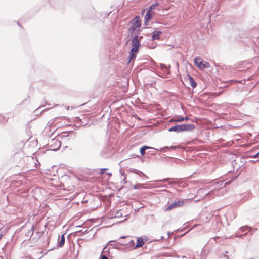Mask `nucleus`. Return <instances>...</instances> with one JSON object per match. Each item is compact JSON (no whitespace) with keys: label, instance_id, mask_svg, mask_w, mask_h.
I'll list each match as a JSON object with an SVG mask.
<instances>
[{"label":"nucleus","instance_id":"nucleus-1","mask_svg":"<svg viewBox=\"0 0 259 259\" xmlns=\"http://www.w3.org/2000/svg\"><path fill=\"white\" fill-rule=\"evenodd\" d=\"M142 38V36H135L132 40V49L130 51V55L128 57V63L133 59H135V53L139 50L140 45V41Z\"/></svg>","mask_w":259,"mask_h":259},{"label":"nucleus","instance_id":"nucleus-2","mask_svg":"<svg viewBox=\"0 0 259 259\" xmlns=\"http://www.w3.org/2000/svg\"><path fill=\"white\" fill-rule=\"evenodd\" d=\"M195 126L194 124H179L172 126L169 130V132H175L180 133L184 131H190L194 130Z\"/></svg>","mask_w":259,"mask_h":259},{"label":"nucleus","instance_id":"nucleus-3","mask_svg":"<svg viewBox=\"0 0 259 259\" xmlns=\"http://www.w3.org/2000/svg\"><path fill=\"white\" fill-rule=\"evenodd\" d=\"M140 27H141L140 18L139 16H136L133 19V20L132 21V24L129 29V31L131 33H133L136 30L137 28H140Z\"/></svg>","mask_w":259,"mask_h":259},{"label":"nucleus","instance_id":"nucleus-4","mask_svg":"<svg viewBox=\"0 0 259 259\" xmlns=\"http://www.w3.org/2000/svg\"><path fill=\"white\" fill-rule=\"evenodd\" d=\"M184 205L183 201L179 200L170 204L166 209V211H170L174 208L182 206Z\"/></svg>","mask_w":259,"mask_h":259},{"label":"nucleus","instance_id":"nucleus-5","mask_svg":"<svg viewBox=\"0 0 259 259\" xmlns=\"http://www.w3.org/2000/svg\"><path fill=\"white\" fill-rule=\"evenodd\" d=\"M159 67L161 69V70L166 74H170L171 72L170 71V66L169 65L167 66V65L160 63L159 65Z\"/></svg>","mask_w":259,"mask_h":259},{"label":"nucleus","instance_id":"nucleus-6","mask_svg":"<svg viewBox=\"0 0 259 259\" xmlns=\"http://www.w3.org/2000/svg\"><path fill=\"white\" fill-rule=\"evenodd\" d=\"M152 19V15L151 12L148 11L146 12L144 18V24L147 25V23Z\"/></svg>","mask_w":259,"mask_h":259},{"label":"nucleus","instance_id":"nucleus-7","mask_svg":"<svg viewBox=\"0 0 259 259\" xmlns=\"http://www.w3.org/2000/svg\"><path fill=\"white\" fill-rule=\"evenodd\" d=\"M188 119V118L187 117H176L175 118H173L170 120V122H182L185 120Z\"/></svg>","mask_w":259,"mask_h":259},{"label":"nucleus","instance_id":"nucleus-8","mask_svg":"<svg viewBox=\"0 0 259 259\" xmlns=\"http://www.w3.org/2000/svg\"><path fill=\"white\" fill-rule=\"evenodd\" d=\"M162 32L160 31L155 30L152 35V38L153 40H157L159 39L160 38V35L161 34Z\"/></svg>","mask_w":259,"mask_h":259},{"label":"nucleus","instance_id":"nucleus-9","mask_svg":"<svg viewBox=\"0 0 259 259\" xmlns=\"http://www.w3.org/2000/svg\"><path fill=\"white\" fill-rule=\"evenodd\" d=\"M148 149L158 150V149H156L154 148H152L151 147L145 145V146H142L140 149V152L141 154L142 155H144V154L145 153V150Z\"/></svg>","mask_w":259,"mask_h":259},{"label":"nucleus","instance_id":"nucleus-10","mask_svg":"<svg viewBox=\"0 0 259 259\" xmlns=\"http://www.w3.org/2000/svg\"><path fill=\"white\" fill-rule=\"evenodd\" d=\"M67 134V135H66V138L69 137V138H68V140H69L70 139L73 140L75 137V134L72 131H66V134Z\"/></svg>","mask_w":259,"mask_h":259},{"label":"nucleus","instance_id":"nucleus-11","mask_svg":"<svg viewBox=\"0 0 259 259\" xmlns=\"http://www.w3.org/2000/svg\"><path fill=\"white\" fill-rule=\"evenodd\" d=\"M194 63L198 67H201V65H202V59L199 57H196Z\"/></svg>","mask_w":259,"mask_h":259},{"label":"nucleus","instance_id":"nucleus-12","mask_svg":"<svg viewBox=\"0 0 259 259\" xmlns=\"http://www.w3.org/2000/svg\"><path fill=\"white\" fill-rule=\"evenodd\" d=\"M144 242L142 238H137V243L135 248L142 247L144 245Z\"/></svg>","mask_w":259,"mask_h":259},{"label":"nucleus","instance_id":"nucleus-13","mask_svg":"<svg viewBox=\"0 0 259 259\" xmlns=\"http://www.w3.org/2000/svg\"><path fill=\"white\" fill-rule=\"evenodd\" d=\"M178 147V146H171L170 147L165 146V147L161 148L160 149V150L162 151H163V152H165V149H168V150H174V149H176Z\"/></svg>","mask_w":259,"mask_h":259},{"label":"nucleus","instance_id":"nucleus-14","mask_svg":"<svg viewBox=\"0 0 259 259\" xmlns=\"http://www.w3.org/2000/svg\"><path fill=\"white\" fill-rule=\"evenodd\" d=\"M34 230V228L33 226H32L29 230H28L27 233L26 234V236L28 237H31L32 235L33 234Z\"/></svg>","mask_w":259,"mask_h":259},{"label":"nucleus","instance_id":"nucleus-15","mask_svg":"<svg viewBox=\"0 0 259 259\" xmlns=\"http://www.w3.org/2000/svg\"><path fill=\"white\" fill-rule=\"evenodd\" d=\"M189 79L191 87L193 88H195L197 85L196 82L193 79V78L191 76H189Z\"/></svg>","mask_w":259,"mask_h":259},{"label":"nucleus","instance_id":"nucleus-16","mask_svg":"<svg viewBox=\"0 0 259 259\" xmlns=\"http://www.w3.org/2000/svg\"><path fill=\"white\" fill-rule=\"evenodd\" d=\"M64 242H65V233H64L62 235L61 241H60L59 244H58V246L62 247L64 244Z\"/></svg>","mask_w":259,"mask_h":259},{"label":"nucleus","instance_id":"nucleus-17","mask_svg":"<svg viewBox=\"0 0 259 259\" xmlns=\"http://www.w3.org/2000/svg\"><path fill=\"white\" fill-rule=\"evenodd\" d=\"M159 5L158 3H155L152 5L149 8L148 11L152 12L153 10L155 9V8Z\"/></svg>","mask_w":259,"mask_h":259},{"label":"nucleus","instance_id":"nucleus-18","mask_svg":"<svg viewBox=\"0 0 259 259\" xmlns=\"http://www.w3.org/2000/svg\"><path fill=\"white\" fill-rule=\"evenodd\" d=\"M224 186H225V184H224L223 181H219L216 183L215 187H216V189H217L218 187L222 188V187H224Z\"/></svg>","mask_w":259,"mask_h":259},{"label":"nucleus","instance_id":"nucleus-19","mask_svg":"<svg viewBox=\"0 0 259 259\" xmlns=\"http://www.w3.org/2000/svg\"><path fill=\"white\" fill-rule=\"evenodd\" d=\"M215 190H216V187H215L213 190H212L211 191H210V192L207 193L206 195V197H208L209 196L214 194Z\"/></svg>","mask_w":259,"mask_h":259},{"label":"nucleus","instance_id":"nucleus-20","mask_svg":"<svg viewBox=\"0 0 259 259\" xmlns=\"http://www.w3.org/2000/svg\"><path fill=\"white\" fill-rule=\"evenodd\" d=\"M53 141L54 142V143L56 144V146L58 147V148L60 147L61 143L58 140H53Z\"/></svg>","mask_w":259,"mask_h":259},{"label":"nucleus","instance_id":"nucleus-21","mask_svg":"<svg viewBox=\"0 0 259 259\" xmlns=\"http://www.w3.org/2000/svg\"><path fill=\"white\" fill-rule=\"evenodd\" d=\"M134 189H139L142 188V184H137L134 186Z\"/></svg>","mask_w":259,"mask_h":259},{"label":"nucleus","instance_id":"nucleus-22","mask_svg":"<svg viewBox=\"0 0 259 259\" xmlns=\"http://www.w3.org/2000/svg\"><path fill=\"white\" fill-rule=\"evenodd\" d=\"M71 193H70L68 195H66V198H65V199L67 200V199H73L74 197V195H72L71 196H70V194Z\"/></svg>","mask_w":259,"mask_h":259},{"label":"nucleus","instance_id":"nucleus-23","mask_svg":"<svg viewBox=\"0 0 259 259\" xmlns=\"http://www.w3.org/2000/svg\"><path fill=\"white\" fill-rule=\"evenodd\" d=\"M122 216V213L119 211H117L115 216H114V218H120V217H121Z\"/></svg>","mask_w":259,"mask_h":259},{"label":"nucleus","instance_id":"nucleus-24","mask_svg":"<svg viewBox=\"0 0 259 259\" xmlns=\"http://www.w3.org/2000/svg\"><path fill=\"white\" fill-rule=\"evenodd\" d=\"M6 121L5 118L0 114V123H4Z\"/></svg>","mask_w":259,"mask_h":259},{"label":"nucleus","instance_id":"nucleus-25","mask_svg":"<svg viewBox=\"0 0 259 259\" xmlns=\"http://www.w3.org/2000/svg\"><path fill=\"white\" fill-rule=\"evenodd\" d=\"M248 228V226H242V227H241L240 228V230L242 231V232H244L246 230H247V229Z\"/></svg>","mask_w":259,"mask_h":259},{"label":"nucleus","instance_id":"nucleus-26","mask_svg":"<svg viewBox=\"0 0 259 259\" xmlns=\"http://www.w3.org/2000/svg\"><path fill=\"white\" fill-rule=\"evenodd\" d=\"M104 252V253H107V254L109 253V249L107 248V246L104 247L103 249V251H102V253Z\"/></svg>","mask_w":259,"mask_h":259},{"label":"nucleus","instance_id":"nucleus-27","mask_svg":"<svg viewBox=\"0 0 259 259\" xmlns=\"http://www.w3.org/2000/svg\"><path fill=\"white\" fill-rule=\"evenodd\" d=\"M170 179L169 178H165V179H162V180H156V182H167L169 180H170Z\"/></svg>","mask_w":259,"mask_h":259},{"label":"nucleus","instance_id":"nucleus-28","mask_svg":"<svg viewBox=\"0 0 259 259\" xmlns=\"http://www.w3.org/2000/svg\"><path fill=\"white\" fill-rule=\"evenodd\" d=\"M74 188H75V187H74V186H73V185H71V186H68V187L67 190H68V191H72V190H74Z\"/></svg>","mask_w":259,"mask_h":259},{"label":"nucleus","instance_id":"nucleus-29","mask_svg":"<svg viewBox=\"0 0 259 259\" xmlns=\"http://www.w3.org/2000/svg\"><path fill=\"white\" fill-rule=\"evenodd\" d=\"M135 172L140 176H145V174L144 173H143L142 172L139 171V170H136V171Z\"/></svg>","mask_w":259,"mask_h":259},{"label":"nucleus","instance_id":"nucleus-30","mask_svg":"<svg viewBox=\"0 0 259 259\" xmlns=\"http://www.w3.org/2000/svg\"><path fill=\"white\" fill-rule=\"evenodd\" d=\"M101 259H108L106 254H103L102 253L101 254Z\"/></svg>","mask_w":259,"mask_h":259},{"label":"nucleus","instance_id":"nucleus-31","mask_svg":"<svg viewBox=\"0 0 259 259\" xmlns=\"http://www.w3.org/2000/svg\"><path fill=\"white\" fill-rule=\"evenodd\" d=\"M109 242H110V245H111V246H114L115 248H116L115 244L114 243L115 241L112 240V241H110Z\"/></svg>","mask_w":259,"mask_h":259},{"label":"nucleus","instance_id":"nucleus-32","mask_svg":"<svg viewBox=\"0 0 259 259\" xmlns=\"http://www.w3.org/2000/svg\"><path fill=\"white\" fill-rule=\"evenodd\" d=\"M107 169H106V168L101 169L100 170V174L103 175Z\"/></svg>","mask_w":259,"mask_h":259},{"label":"nucleus","instance_id":"nucleus-33","mask_svg":"<svg viewBox=\"0 0 259 259\" xmlns=\"http://www.w3.org/2000/svg\"><path fill=\"white\" fill-rule=\"evenodd\" d=\"M209 65L208 63H206L204 64H203V68H207L208 67V66Z\"/></svg>","mask_w":259,"mask_h":259},{"label":"nucleus","instance_id":"nucleus-34","mask_svg":"<svg viewBox=\"0 0 259 259\" xmlns=\"http://www.w3.org/2000/svg\"><path fill=\"white\" fill-rule=\"evenodd\" d=\"M253 158H257V157H259V152L255 154L253 156Z\"/></svg>","mask_w":259,"mask_h":259},{"label":"nucleus","instance_id":"nucleus-35","mask_svg":"<svg viewBox=\"0 0 259 259\" xmlns=\"http://www.w3.org/2000/svg\"><path fill=\"white\" fill-rule=\"evenodd\" d=\"M148 153H149V154L151 155H155V153L154 151H148Z\"/></svg>","mask_w":259,"mask_h":259},{"label":"nucleus","instance_id":"nucleus-36","mask_svg":"<svg viewBox=\"0 0 259 259\" xmlns=\"http://www.w3.org/2000/svg\"><path fill=\"white\" fill-rule=\"evenodd\" d=\"M72 204H70V202L67 205H66V207H67L68 206V207H72Z\"/></svg>","mask_w":259,"mask_h":259},{"label":"nucleus","instance_id":"nucleus-37","mask_svg":"<svg viewBox=\"0 0 259 259\" xmlns=\"http://www.w3.org/2000/svg\"><path fill=\"white\" fill-rule=\"evenodd\" d=\"M129 243H130V245L134 244V242L132 240H131Z\"/></svg>","mask_w":259,"mask_h":259},{"label":"nucleus","instance_id":"nucleus-38","mask_svg":"<svg viewBox=\"0 0 259 259\" xmlns=\"http://www.w3.org/2000/svg\"><path fill=\"white\" fill-rule=\"evenodd\" d=\"M67 179H70V177H69V176H67V175H66V179H65L66 182L67 181Z\"/></svg>","mask_w":259,"mask_h":259},{"label":"nucleus","instance_id":"nucleus-39","mask_svg":"<svg viewBox=\"0 0 259 259\" xmlns=\"http://www.w3.org/2000/svg\"><path fill=\"white\" fill-rule=\"evenodd\" d=\"M224 256L226 257V259H230L228 255L224 254Z\"/></svg>","mask_w":259,"mask_h":259},{"label":"nucleus","instance_id":"nucleus-40","mask_svg":"<svg viewBox=\"0 0 259 259\" xmlns=\"http://www.w3.org/2000/svg\"><path fill=\"white\" fill-rule=\"evenodd\" d=\"M81 231L84 233H87L88 232L87 230H85V231L81 230Z\"/></svg>","mask_w":259,"mask_h":259},{"label":"nucleus","instance_id":"nucleus-41","mask_svg":"<svg viewBox=\"0 0 259 259\" xmlns=\"http://www.w3.org/2000/svg\"><path fill=\"white\" fill-rule=\"evenodd\" d=\"M174 183H175V182H169V184H174Z\"/></svg>","mask_w":259,"mask_h":259},{"label":"nucleus","instance_id":"nucleus-42","mask_svg":"<svg viewBox=\"0 0 259 259\" xmlns=\"http://www.w3.org/2000/svg\"><path fill=\"white\" fill-rule=\"evenodd\" d=\"M167 234H168V236H169H169H170V235H171V233H170V232H168L167 233Z\"/></svg>","mask_w":259,"mask_h":259},{"label":"nucleus","instance_id":"nucleus-43","mask_svg":"<svg viewBox=\"0 0 259 259\" xmlns=\"http://www.w3.org/2000/svg\"><path fill=\"white\" fill-rule=\"evenodd\" d=\"M126 237L125 236H122L120 238V239H123V238H125Z\"/></svg>","mask_w":259,"mask_h":259},{"label":"nucleus","instance_id":"nucleus-44","mask_svg":"<svg viewBox=\"0 0 259 259\" xmlns=\"http://www.w3.org/2000/svg\"><path fill=\"white\" fill-rule=\"evenodd\" d=\"M228 253H229V252H228V251H225V254L227 255V254H228Z\"/></svg>","mask_w":259,"mask_h":259},{"label":"nucleus","instance_id":"nucleus-45","mask_svg":"<svg viewBox=\"0 0 259 259\" xmlns=\"http://www.w3.org/2000/svg\"><path fill=\"white\" fill-rule=\"evenodd\" d=\"M163 238H164V237L163 236H161L160 240H162V239H163Z\"/></svg>","mask_w":259,"mask_h":259},{"label":"nucleus","instance_id":"nucleus-46","mask_svg":"<svg viewBox=\"0 0 259 259\" xmlns=\"http://www.w3.org/2000/svg\"><path fill=\"white\" fill-rule=\"evenodd\" d=\"M123 181H124V183H126V182L125 181V178H124V179H123Z\"/></svg>","mask_w":259,"mask_h":259},{"label":"nucleus","instance_id":"nucleus-47","mask_svg":"<svg viewBox=\"0 0 259 259\" xmlns=\"http://www.w3.org/2000/svg\"><path fill=\"white\" fill-rule=\"evenodd\" d=\"M2 234H0V240L2 238Z\"/></svg>","mask_w":259,"mask_h":259},{"label":"nucleus","instance_id":"nucleus-48","mask_svg":"<svg viewBox=\"0 0 259 259\" xmlns=\"http://www.w3.org/2000/svg\"><path fill=\"white\" fill-rule=\"evenodd\" d=\"M108 175H109V176H111V173H108Z\"/></svg>","mask_w":259,"mask_h":259},{"label":"nucleus","instance_id":"nucleus-49","mask_svg":"<svg viewBox=\"0 0 259 259\" xmlns=\"http://www.w3.org/2000/svg\"><path fill=\"white\" fill-rule=\"evenodd\" d=\"M246 234H243L242 235H241L240 237L242 236H244Z\"/></svg>","mask_w":259,"mask_h":259},{"label":"nucleus","instance_id":"nucleus-50","mask_svg":"<svg viewBox=\"0 0 259 259\" xmlns=\"http://www.w3.org/2000/svg\"><path fill=\"white\" fill-rule=\"evenodd\" d=\"M57 149V148H55V149H54L53 150H56Z\"/></svg>","mask_w":259,"mask_h":259},{"label":"nucleus","instance_id":"nucleus-51","mask_svg":"<svg viewBox=\"0 0 259 259\" xmlns=\"http://www.w3.org/2000/svg\"><path fill=\"white\" fill-rule=\"evenodd\" d=\"M69 107H68L67 108V109L68 110H69Z\"/></svg>","mask_w":259,"mask_h":259}]
</instances>
